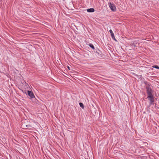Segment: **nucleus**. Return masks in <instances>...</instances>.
<instances>
[{
	"label": "nucleus",
	"instance_id": "nucleus-9",
	"mask_svg": "<svg viewBox=\"0 0 159 159\" xmlns=\"http://www.w3.org/2000/svg\"><path fill=\"white\" fill-rule=\"evenodd\" d=\"M153 67L158 69H159V67L157 66H153Z\"/></svg>",
	"mask_w": 159,
	"mask_h": 159
},
{
	"label": "nucleus",
	"instance_id": "nucleus-6",
	"mask_svg": "<svg viewBox=\"0 0 159 159\" xmlns=\"http://www.w3.org/2000/svg\"><path fill=\"white\" fill-rule=\"evenodd\" d=\"M94 11V9L93 8H90L87 9V12H93Z\"/></svg>",
	"mask_w": 159,
	"mask_h": 159
},
{
	"label": "nucleus",
	"instance_id": "nucleus-3",
	"mask_svg": "<svg viewBox=\"0 0 159 159\" xmlns=\"http://www.w3.org/2000/svg\"><path fill=\"white\" fill-rule=\"evenodd\" d=\"M147 98H148L150 101V104H152L154 102L153 95L148 96Z\"/></svg>",
	"mask_w": 159,
	"mask_h": 159
},
{
	"label": "nucleus",
	"instance_id": "nucleus-2",
	"mask_svg": "<svg viewBox=\"0 0 159 159\" xmlns=\"http://www.w3.org/2000/svg\"><path fill=\"white\" fill-rule=\"evenodd\" d=\"M109 6L111 10L113 11H115L116 10V8L115 5L113 3L110 2L109 4Z\"/></svg>",
	"mask_w": 159,
	"mask_h": 159
},
{
	"label": "nucleus",
	"instance_id": "nucleus-8",
	"mask_svg": "<svg viewBox=\"0 0 159 159\" xmlns=\"http://www.w3.org/2000/svg\"><path fill=\"white\" fill-rule=\"evenodd\" d=\"M89 47L90 48H92L93 49H94V47L93 44H89Z\"/></svg>",
	"mask_w": 159,
	"mask_h": 159
},
{
	"label": "nucleus",
	"instance_id": "nucleus-5",
	"mask_svg": "<svg viewBox=\"0 0 159 159\" xmlns=\"http://www.w3.org/2000/svg\"><path fill=\"white\" fill-rule=\"evenodd\" d=\"M28 94L31 98H33L35 97L33 93L30 91H28Z\"/></svg>",
	"mask_w": 159,
	"mask_h": 159
},
{
	"label": "nucleus",
	"instance_id": "nucleus-4",
	"mask_svg": "<svg viewBox=\"0 0 159 159\" xmlns=\"http://www.w3.org/2000/svg\"><path fill=\"white\" fill-rule=\"evenodd\" d=\"M109 32H110L111 34V37L112 39H113L114 40H115V41H117L116 40L115 38L114 34L111 30H109Z\"/></svg>",
	"mask_w": 159,
	"mask_h": 159
},
{
	"label": "nucleus",
	"instance_id": "nucleus-7",
	"mask_svg": "<svg viewBox=\"0 0 159 159\" xmlns=\"http://www.w3.org/2000/svg\"><path fill=\"white\" fill-rule=\"evenodd\" d=\"M79 105H80V106L82 108H84V105H83V104L81 103V102H80L79 103Z\"/></svg>",
	"mask_w": 159,
	"mask_h": 159
},
{
	"label": "nucleus",
	"instance_id": "nucleus-1",
	"mask_svg": "<svg viewBox=\"0 0 159 159\" xmlns=\"http://www.w3.org/2000/svg\"><path fill=\"white\" fill-rule=\"evenodd\" d=\"M146 89L147 90V93L148 96H151L153 95L152 94L153 91L150 86H147L146 87Z\"/></svg>",
	"mask_w": 159,
	"mask_h": 159
},
{
	"label": "nucleus",
	"instance_id": "nucleus-10",
	"mask_svg": "<svg viewBox=\"0 0 159 159\" xmlns=\"http://www.w3.org/2000/svg\"><path fill=\"white\" fill-rule=\"evenodd\" d=\"M144 144L145 146H146V144H148V143H144Z\"/></svg>",
	"mask_w": 159,
	"mask_h": 159
},
{
	"label": "nucleus",
	"instance_id": "nucleus-11",
	"mask_svg": "<svg viewBox=\"0 0 159 159\" xmlns=\"http://www.w3.org/2000/svg\"><path fill=\"white\" fill-rule=\"evenodd\" d=\"M68 69H69V70L70 69V67H69L68 66Z\"/></svg>",
	"mask_w": 159,
	"mask_h": 159
}]
</instances>
